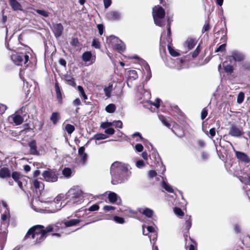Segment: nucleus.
Here are the masks:
<instances>
[{
	"instance_id": "1",
	"label": "nucleus",
	"mask_w": 250,
	"mask_h": 250,
	"mask_svg": "<svg viewBox=\"0 0 250 250\" xmlns=\"http://www.w3.org/2000/svg\"><path fill=\"white\" fill-rule=\"evenodd\" d=\"M53 230V226L51 225L46 227L45 229H44V227L42 225L35 226L29 229L25 238L35 239V243H39L46 237L47 232H51Z\"/></svg>"
},
{
	"instance_id": "2",
	"label": "nucleus",
	"mask_w": 250,
	"mask_h": 250,
	"mask_svg": "<svg viewBox=\"0 0 250 250\" xmlns=\"http://www.w3.org/2000/svg\"><path fill=\"white\" fill-rule=\"evenodd\" d=\"M236 156L240 161L248 164V166L245 167L239 174V179L240 181L245 185H250V159L245 153L234 150Z\"/></svg>"
},
{
	"instance_id": "3",
	"label": "nucleus",
	"mask_w": 250,
	"mask_h": 250,
	"mask_svg": "<svg viewBox=\"0 0 250 250\" xmlns=\"http://www.w3.org/2000/svg\"><path fill=\"white\" fill-rule=\"evenodd\" d=\"M85 195L80 187H73L65 194L66 199L68 200L66 204L69 206L80 204L83 202Z\"/></svg>"
},
{
	"instance_id": "4",
	"label": "nucleus",
	"mask_w": 250,
	"mask_h": 250,
	"mask_svg": "<svg viewBox=\"0 0 250 250\" xmlns=\"http://www.w3.org/2000/svg\"><path fill=\"white\" fill-rule=\"evenodd\" d=\"M152 15L155 24L162 27L165 25L164 19L165 16V10L160 6L157 5L153 7Z\"/></svg>"
},
{
	"instance_id": "5",
	"label": "nucleus",
	"mask_w": 250,
	"mask_h": 250,
	"mask_svg": "<svg viewBox=\"0 0 250 250\" xmlns=\"http://www.w3.org/2000/svg\"><path fill=\"white\" fill-rule=\"evenodd\" d=\"M126 165L119 162H114L110 167V174L111 176V183L117 181V178L121 172L126 170Z\"/></svg>"
},
{
	"instance_id": "6",
	"label": "nucleus",
	"mask_w": 250,
	"mask_h": 250,
	"mask_svg": "<svg viewBox=\"0 0 250 250\" xmlns=\"http://www.w3.org/2000/svg\"><path fill=\"white\" fill-rule=\"evenodd\" d=\"M106 43L119 53L124 52L125 49V43L114 36H110L107 38Z\"/></svg>"
},
{
	"instance_id": "7",
	"label": "nucleus",
	"mask_w": 250,
	"mask_h": 250,
	"mask_svg": "<svg viewBox=\"0 0 250 250\" xmlns=\"http://www.w3.org/2000/svg\"><path fill=\"white\" fill-rule=\"evenodd\" d=\"M11 59L13 62L16 65H22L25 64L29 60V56L22 53H16L11 55Z\"/></svg>"
},
{
	"instance_id": "8",
	"label": "nucleus",
	"mask_w": 250,
	"mask_h": 250,
	"mask_svg": "<svg viewBox=\"0 0 250 250\" xmlns=\"http://www.w3.org/2000/svg\"><path fill=\"white\" fill-rule=\"evenodd\" d=\"M64 197L63 194H60L58 195L54 199V201L48 202L51 208L50 212L54 213L60 210L61 208V205L60 204V202Z\"/></svg>"
},
{
	"instance_id": "9",
	"label": "nucleus",
	"mask_w": 250,
	"mask_h": 250,
	"mask_svg": "<svg viewBox=\"0 0 250 250\" xmlns=\"http://www.w3.org/2000/svg\"><path fill=\"white\" fill-rule=\"evenodd\" d=\"M125 171L121 172L119 176L117 178V181H113V185H116L124 183L130 178L131 175V172L129 170V166L126 165V170Z\"/></svg>"
},
{
	"instance_id": "10",
	"label": "nucleus",
	"mask_w": 250,
	"mask_h": 250,
	"mask_svg": "<svg viewBox=\"0 0 250 250\" xmlns=\"http://www.w3.org/2000/svg\"><path fill=\"white\" fill-rule=\"evenodd\" d=\"M244 132L242 127L235 125H231L229 128V134L232 137H239L243 134Z\"/></svg>"
},
{
	"instance_id": "11",
	"label": "nucleus",
	"mask_w": 250,
	"mask_h": 250,
	"mask_svg": "<svg viewBox=\"0 0 250 250\" xmlns=\"http://www.w3.org/2000/svg\"><path fill=\"white\" fill-rule=\"evenodd\" d=\"M44 179L49 182H55L58 180L56 174L51 170L44 171L42 174Z\"/></svg>"
},
{
	"instance_id": "12",
	"label": "nucleus",
	"mask_w": 250,
	"mask_h": 250,
	"mask_svg": "<svg viewBox=\"0 0 250 250\" xmlns=\"http://www.w3.org/2000/svg\"><path fill=\"white\" fill-rule=\"evenodd\" d=\"M46 203H43L36 199L32 201L31 207L35 211L41 212L42 210V208L44 207L43 204Z\"/></svg>"
},
{
	"instance_id": "13",
	"label": "nucleus",
	"mask_w": 250,
	"mask_h": 250,
	"mask_svg": "<svg viewBox=\"0 0 250 250\" xmlns=\"http://www.w3.org/2000/svg\"><path fill=\"white\" fill-rule=\"evenodd\" d=\"M145 226H143V233L145 235H147L148 233H153V238L151 239V235L149 236L150 239V242H151V240L155 241L157 237V234L155 232V229L152 226H147L146 227V230H145Z\"/></svg>"
},
{
	"instance_id": "14",
	"label": "nucleus",
	"mask_w": 250,
	"mask_h": 250,
	"mask_svg": "<svg viewBox=\"0 0 250 250\" xmlns=\"http://www.w3.org/2000/svg\"><path fill=\"white\" fill-rule=\"evenodd\" d=\"M108 198L111 203H115L119 205L121 203L120 197L115 192L110 191L108 194Z\"/></svg>"
},
{
	"instance_id": "15",
	"label": "nucleus",
	"mask_w": 250,
	"mask_h": 250,
	"mask_svg": "<svg viewBox=\"0 0 250 250\" xmlns=\"http://www.w3.org/2000/svg\"><path fill=\"white\" fill-rule=\"evenodd\" d=\"M11 176L13 180L18 184L20 188L22 189V183L21 182L22 175L18 172L14 171L12 173Z\"/></svg>"
},
{
	"instance_id": "16",
	"label": "nucleus",
	"mask_w": 250,
	"mask_h": 250,
	"mask_svg": "<svg viewBox=\"0 0 250 250\" xmlns=\"http://www.w3.org/2000/svg\"><path fill=\"white\" fill-rule=\"evenodd\" d=\"M85 148L84 146H81L78 149V155L81 158V163L84 165L85 164L87 159V155L84 152Z\"/></svg>"
},
{
	"instance_id": "17",
	"label": "nucleus",
	"mask_w": 250,
	"mask_h": 250,
	"mask_svg": "<svg viewBox=\"0 0 250 250\" xmlns=\"http://www.w3.org/2000/svg\"><path fill=\"white\" fill-rule=\"evenodd\" d=\"M106 18L109 20H118L121 18V14L116 11H111L107 12Z\"/></svg>"
},
{
	"instance_id": "18",
	"label": "nucleus",
	"mask_w": 250,
	"mask_h": 250,
	"mask_svg": "<svg viewBox=\"0 0 250 250\" xmlns=\"http://www.w3.org/2000/svg\"><path fill=\"white\" fill-rule=\"evenodd\" d=\"M63 27L61 23H57L54 25L53 32L57 38H59L62 34Z\"/></svg>"
},
{
	"instance_id": "19",
	"label": "nucleus",
	"mask_w": 250,
	"mask_h": 250,
	"mask_svg": "<svg viewBox=\"0 0 250 250\" xmlns=\"http://www.w3.org/2000/svg\"><path fill=\"white\" fill-rule=\"evenodd\" d=\"M9 120L12 121L16 125H21L23 122V118L18 114H13L9 117Z\"/></svg>"
},
{
	"instance_id": "20",
	"label": "nucleus",
	"mask_w": 250,
	"mask_h": 250,
	"mask_svg": "<svg viewBox=\"0 0 250 250\" xmlns=\"http://www.w3.org/2000/svg\"><path fill=\"white\" fill-rule=\"evenodd\" d=\"M244 58V56L241 53L237 51H233L232 53V56H229L227 59L230 60L231 59H233L235 62H240L242 61Z\"/></svg>"
},
{
	"instance_id": "21",
	"label": "nucleus",
	"mask_w": 250,
	"mask_h": 250,
	"mask_svg": "<svg viewBox=\"0 0 250 250\" xmlns=\"http://www.w3.org/2000/svg\"><path fill=\"white\" fill-rule=\"evenodd\" d=\"M30 148V152L32 155H38L39 154V152L37 149L36 142L35 140H32L30 142L29 144Z\"/></svg>"
},
{
	"instance_id": "22",
	"label": "nucleus",
	"mask_w": 250,
	"mask_h": 250,
	"mask_svg": "<svg viewBox=\"0 0 250 250\" xmlns=\"http://www.w3.org/2000/svg\"><path fill=\"white\" fill-rule=\"evenodd\" d=\"M196 44V41L195 39L188 38L184 43V46L187 47L188 50L192 49Z\"/></svg>"
},
{
	"instance_id": "23",
	"label": "nucleus",
	"mask_w": 250,
	"mask_h": 250,
	"mask_svg": "<svg viewBox=\"0 0 250 250\" xmlns=\"http://www.w3.org/2000/svg\"><path fill=\"white\" fill-rule=\"evenodd\" d=\"M9 2L13 10H22L21 4L17 0H9Z\"/></svg>"
},
{
	"instance_id": "24",
	"label": "nucleus",
	"mask_w": 250,
	"mask_h": 250,
	"mask_svg": "<svg viewBox=\"0 0 250 250\" xmlns=\"http://www.w3.org/2000/svg\"><path fill=\"white\" fill-rule=\"evenodd\" d=\"M11 173L10 170L7 167H2L0 169V177L1 178H6L10 177Z\"/></svg>"
},
{
	"instance_id": "25",
	"label": "nucleus",
	"mask_w": 250,
	"mask_h": 250,
	"mask_svg": "<svg viewBox=\"0 0 250 250\" xmlns=\"http://www.w3.org/2000/svg\"><path fill=\"white\" fill-rule=\"evenodd\" d=\"M61 119V116L58 112H53L50 116V120L54 125H56Z\"/></svg>"
},
{
	"instance_id": "26",
	"label": "nucleus",
	"mask_w": 250,
	"mask_h": 250,
	"mask_svg": "<svg viewBox=\"0 0 250 250\" xmlns=\"http://www.w3.org/2000/svg\"><path fill=\"white\" fill-rule=\"evenodd\" d=\"M33 185L36 189H38L39 190H42L44 188L43 184L37 179L33 181Z\"/></svg>"
},
{
	"instance_id": "27",
	"label": "nucleus",
	"mask_w": 250,
	"mask_h": 250,
	"mask_svg": "<svg viewBox=\"0 0 250 250\" xmlns=\"http://www.w3.org/2000/svg\"><path fill=\"white\" fill-rule=\"evenodd\" d=\"M140 212L148 218L151 217L153 214V211L149 208H145L142 211L140 210Z\"/></svg>"
},
{
	"instance_id": "28",
	"label": "nucleus",
	"mask_w": 250,
	"mask_h": 250,
	"mask_svg": "<svg viewBox=\"0 0 250 250\" xmlns=\"http://www.w3.org/2000/svg\"><path fill=\"white\" fill-rule=\"evenodd\" d=\"M92 58V53L90 51H86L83 53L82 59L84 62H87L90 61Z\"/></svg>"
},
{
	"instance_id": "29",
	"label": "nucleus",
	"mask_w": 250,
	"mask_h": 250,
	"mask_svg": "<svg viewBox=\"0 0 250 250\" xmlns=\"http://www.w3.org/2000/svg\"><path fill=\"white\" fill-rule=\"evenodd\" d=\"M62 173L65 177L69 178L71 176L72 172L70 168L65 167L62 170Z\"/></svg>"
},
{
	"instance_id": "30",
	"label": "nucleus",
	"mask_w": 250,
	"mask_h": 250,
	"mask_svg": "<svg viewBox=\"0 0 250 250\" xmlns=\"http://www.w3.org/2000/svg\"><path fill=\"white\" fill-rule=\"evenodd\" d=\"M108 138V136L102 133H97L94 135L93 138L95 139L96 141H98L100 140H104L107 139Z\"/></svg>"
},
{
	"instance_id": "31",
	"label": "nucleus",
	"mask_w": 250,
	"mask_h": 250,
	"mask_svg": "<svg viewBox=\"0 0 250 250\" xmlns=\"http://www.w3.org/2000/svg\"><path fill=\"white\" fill-rule=\"evenodd\" d=\"M80 222V220L78 219H73L69 221L65 222V225L68 227L76 225Z\"/></svg>"
},
{
	"instance_id": "32",
	"label": "nucleus",
	"mask_w": 250,
	"mask_h": 250,
	"mask_svg": "<svg viewBox=\"0 0 250 250\" xmlns=\"http://www.w3.org/2000/svg\"><path fill=\"white\" fill-rule=\"evenodd\" d=\"M162 187L165 189L166 191H167L168 192L170 193H173L174 190L167 183L165 182L164 181H163L162 183Z\"/></svg>"
},
{
	"instance_id": "33",
	"label": "nucleus",
	"mask_w": 250,
	"mask_h": 250,
	"mask_svg": "<svg viewBox=\"0 0 250 250\" xmlns=\"http://www.w3.org/2000/svg\"><path fill=\"white\" fill-rule=\"evenodd\" d=\"M223 66L226 72L228 73H231L233 71L232 66L230 64L227 63V62H225L223 63Z\"/></svg>"
},
{
	"instance_id": "34",
	"label": "nucleus",
	"mask_w": 250,
	"mask_h": 250,
	"mask_svg": "<svg viewBox=\"0 0 250 250\" xmlns=\"http://www.w3.org/2000/svg\"><path fill=\"white\" fill-rule=\"evenodd\" d=\"M128 77L130 79L136 80L138 78V74L135 70H131L128 71Z\"/></svg>"
},
{
	"instance_id": "35",
	"label": "nucleus",
	"mask_w": 250,
	"mask_h": 250,
	"mask_svg": "<svg viewBox=\"0 0 250 250\" xmlns=\"http://www.w3.org/2000/svg\"><path fill=\"white\" fill-rule=\"evenodd\" d=\"M5 46L9 50H14V49L15 47L13 44V41L10 39L8 41L6 40Z\"/></svg>"
},
{
	"instance_id": "36",
	"label": "nucleus",
	"mask_w": 250,
	"mask_h": 250,
	"mask_svg": "<svg viewBox=\"0 0 250 250\" xmlns=\"http://www.w3.org/2000/svg\"><path fill=\"white\" fill-rule=\"evenodd\" d=\"M116 109V106L114 104H108L105 107V110L107 112L112 113H113Z\"/></svg>"
},
{
	"instance_id": "37",
	"label": "nucleus",
	"mask_w": 250,
	"mask_h": 250,
	"mask_svg": "<svg viewBox=\"0 0 250 250\" xmlns=\"http://www.w3.org/2000/svg\"><path fill=\"white\" fill-rule=\"evenodd\" d=\"M112 84H109L108 86L105 87L104 89V91L105 96L107 97L110 96V93L112 90Z\"/></svg>"
},
{
	"instance_id": "38",
	"label": "nucleus",
	"mask_w": 250,
	"mask_h": 250,
	"mask_svg": "<svg viewBox=\"0 0 250 250\" xmlns=\"http://www.w3.org/2000/svg\"><path fill=\"white\" fill-rule=\"evenodd\" d=\"M65 129L69 134H71L75 130V127L70 124H66L65 126Z\"/></svg>"
},
{
	"instance_id": "39",
	"label": "nucleus",
	"mask_w": 250,
	"mask_h": 250,
	"mask_svg": "<svg viewBox=\"0 0 250 250\" xmlns=\"http://www.w3.org/2000/svg\"><path fill=\"white\" fill-rule=\"evenodd\" d=\"M65 80L68 84L74 86L76 85L74 79L69 75H67L65 77Z\"/></svg>"
},
{
	"instance_id": "40",
	"label": "nucleus",
	"mask_w": 250,
	"mask_h": 250,
	"mask_svg": "<svg viewBox=\"0 0 250 250\" xmlns=\"http://www.w3.org/2000/svg\"><path fill=\"white\" fill-rule=\"evenodd\" d=\"M168 51L170 54L173 57H177L179 55V53L174 50V49L170 45L167 46Z\"/></svg>"
},
{
	"instance_id": "41",
	"label": "nucleus",
	"mask_w": 250,
	"mask_h": 250,
	"mask_svg": "<svg viewBox=\"0 0 250 250\" xmlns=\"http://www.w3.org/2000/svg\"><path fill=\"white\" fill-rule=\"evenodd\" d=\"M159 118L164 125L167 127H169L170 126L167 120L165 117L163 116H159Z\"/></svg>"
},
{
	"instance_id": "42",
	"label": "nucleus",
	"mask_w": 250,
	"mask_h": 250,
	"mask_svg": "<svg viewBox=\"0 0 250 250\" xmlns=\"http://www.w3.org/2000/svg\"><path fill=\"white\" fill-rule=\"evenodd\" d=\"M113 125V123L105 122L102 123L100 125V127L104 129H107L108 128H110L109 127L112 126Z\"/></svg>"
},
{
	"instance_id": "43",
	"label": "nucleus",
	"mask_w": 250,
	"mask_h": 250,
	"mask_svg": "<svg viewBox=\"0 0 250 250\" xmlns=\"http://www.w3.org/2000/svg\"><path fill=\"white\" fill-rule=\"evenodd\" d=\"M201 159L203 161H207L209 158V154L205 151H203L201 153Z\"/></svg>"
},
{
	"instance_id": "44",
	"label": "nucleus",
	"mask_w": 250,
	"mask_h": 250,
	"mask_svg": "<svg viewBox=\"0 0 250 250\" xmlns=\"http://www.w3.org/2000/svg\"><path fill=\"white\" fill-rule=\"evenodd\" d=\"M201 49H202V48L200 47V45H198L197 46V47H196V49L195 50V51L192 53V57L193 58L196 57L198 55V54H199V52L201 51Z\"/></svg>"
},
{
	"instance_id": "45",
	"label": "nucleus",
	"mask_w": 250,
	"mask_h": 250,
	"mask_svg": "<svg viewBox=\"0 0 250 250\" xmlns=\"http://www.w3.org/2000/svg\"><path fill=\"white\" fill-rule=\"evenodd\" d=\"M174 212L176 215L179 216H182L184 215V212L182 209L179 208H174Z\"/></svg>"
},
{
	"instance_id": "46",
	"label": "nucleus",
	"mask_w": 250,
	"mask_h": 250,
	"mask_svg": "<svg viewBox=\"0 0 250 250\" xmlns=\"http://www.w3.org/2000/svg\"><path fill=\"white\" fill-rule=\"evenodd\" d=\"M191 219L190 216H189L188 219L186 221V229L188 231L189 229L191 228Z\"/></svg>"
},
{
	"instance_id": "47",
	"label": "nucleus",
	"mask_w": 250,
	"mask_h": 250,
	"mask_svg": "<svg viewBox=\"0 0 250 250\" xmlns=\"http://www.w3.org/2000/svg\"><path fill=\"white\" fill-rule=\"evenodd\" d=\"M244 99V94L243 92H240L239 93L238 97H237V102L239 104L242 103Z\"/></svg>"
},
{
	"instance_id": "48",
	"label": "nucleus",
	"mask_w": 250,
	"mask_h": 250,
	"mask_svg": "<svg viewBox=\"0 0 250 250\" xmlns=\"http://www.w3.org/2000/svg\"><path fill=\"white\" fill-rule=\"evenodd\" d=\"M36 12L38 14H39L44 17H47L48 16V12L43 10L38 9L36 10Z\"/></svg>"
},
{
	"instance_id": "49",
	"label": "nucleus",
	"mask_w": 250,
	"mask_h": 250,
	"mask_svg": "<svg viewBox=\"0 0 250 250\" xmlns=\"http://www.w3.org/2000/svg\"><path fill=\"white\" fill-rule=\"evenodd\" d=\"M92 45L93 47H94L95 48H97V49L100 48V46H101L100 42L96 39L93 40V41L92 42Z\"/></svg>"
},
{
	"instance_id": "50",
	"label": "nucleus",
	"mask_w": 250,
	"mask_h": 250,
	"mask_svg": "<svg viewBox=\"0 0 250 250\" xmlns=\"http://www.w3.org/2000/svg\"><path fill=\"white\" fill-rule=\"evenodd\" d=\"M114 220L116 222L119 224H122L125 223L124 219L122 217L116 216L114 217Z\"/></svg>"
},
{
	"instance_id": "51",
	"label": "nucleus",
	"mask_w": 250,
	"mask_h": 250,
	"mask_svg": "<svg viewBox=\"0 0 250 250\" xmlns=\"http://www.w3.org/2000/svg\"><path fill=\"white\" fill-rule=\"evenodd\" d=\"M113 123V125H114L115 126V127L119 128H122L123 123L121 121H120V120L116 121H114Z\"/></svg>"
},
{
	"instance_id": "52",
	"label": "nucleus",
	"mask_w": 250,
	"mask_h": 250,
	"mask_svg": "<svg viewBox=\"0 0 250 250\" xmlns=\"http://www.w3.org/2000/svg\"><path fill=\"white\" fill-rule=\"evenodd\" d=\"M148 176L150 178L152 179L154 177H156V179H158L157 174L156 172L154 170H150L148 172Z\"/></svg>"
},
{
	"instance_id": "53",
	"label": "nucleus",
	"mask_w": 250,
	"mask_h": 250,
	"mask_svg": "<svg viewBox=\"0 0 250 250\" xmlns=\"http://www.w3.org/2000/svg\"><path fill=\"white\" fill-rule=\"evenodd\" d=\"M208 115V109L207 107L203 109L201 112V119L204 120Z\"/></svg>"
},
{
	"instance_id": "54",
	"label": "nucleus",
	"mask_w": 250,
	"mask_h": 250,
	"mask_svg": "<svg viewBox=\"0 0 250 250\" xmlns=\"http://www.w3.org/2000/svg\"><path fill=\"white\" fill-rule=\"evenodd\" d=\"M115 209V207L111 206H109V205H106L103 207V209L106 211H110L111 210H113Z\"/></svg>"
},
{
	"instance_id": "55",
	"label": "nucleus",
	"mask_w": 250,
	"mask_h": 250,
	"mask_svg": "<svg viewBox=\"0 0 250 250\" xmlns=\"http://www.w3.org/2000/svg\"><path fill=\"white\" fill-rule=\"evenodd\" d=\"M105 133L108 135H113L115 133V130L113 128H108L104 131Z\"/></svg>"
},
{
	"instance_id": "56",
	"label": "nucleus",
	"mask_w": 250,
	"mask_h": 250,
	"mask_svg": "<svg viewBox=\"0 0 250 250\" xmlns=\"http://www.w3.org/2000/svg\"><path fill=\"white\" fill-rule=\"evenodd\" d=\"M99 209V206L97 204H94L91 206L88 209L89 211H97Z\"/></svg>"
},
{
	"instance_id": "57",
	"label": "nucleus",
	"mask_w": 250,
	"mask_h": 250,
	"mask_svg": "<svg viewBox=\"0 0 250 250\" xmlns=\"http://www.w3.org/2000/svg\"><path fill=\"white\" fill-rule=\"evenodd\" d=\"M136 166L137 167L140 168L145 166V164L143 160H139L136 162Z\"/></svg>"
},
{
	"instance_id": "58",
	"label": "nucleus",
	"mask_w": 250,
	"mask_h": 250,
	"mask_svg": "<svg viewBox=\"0 0 250 250\" xmlns=\"http://www.w3.org/2000/svg\"><path fill=\"white\" fill-rule=\"evenodd\" d=\"M135 150L138 152H142L143 150V146L140 144H137L135 146Z\"/></svg>"
},
{
	"instance_id": "59",
	"label": "nucleus",
	"mask_w": 250,
	"mask_h": 250,
	"mask_svg": "<svg viewBox=\"0 0 250 250\" xmlns=\"http://www.w3.org/2000/svg\"><path fill=\"white\" fill-rule=\"evenodd\" d=\"M144 68H145L146 71L149 74V79L150 77H151V71H150V68L149 65L147 63H146L145 64V65H144Z\"/></svg>"
},
{
	"instance_id": "60",
	"label": "nucleus",
	"mask_w": 250,
	"mask_h": 250,
	"mask_svg": "<svg viewBox=\"0 0 250 250\" xmlns=\"http://www.w3.org/2000/svg\"><path fill=\"white\" fill-rule=\"evenodd\" d=\"M105 8L109 7L111 4V0H103Z\"/></svg>"
},
{
	"instance_id": "61",
	"label": "nucleus",
	"mask_w": 250,
	"mask_h": 250,
	"mask_svg": "<svg viewBox=\"0 0 250 250\" xmlns=\"http://www.w3.org/2000/svg\"><path fill=\"white\" fill-rule=\"evenodd\" d=\"M226 44L224 43L220 45L216 50V52H223L225 49Z\"/></svg>"
},
{
	"instance_id": "62",
	"label": "nucleus",
	"mask_w": 250,
	"mask_h": 250,
	"mask_svg": "<svg viewBox=\"0 0 250 250\" xmlns=\"http://www.w3.org/2000/svg\"><path fill=\"white\" fill-rule=\"evenodd\" d=\"M97 28L100 35H102L104 32V26L102 24H98Z\"/></svg>"
},
{
	"instance_id": "63",
	"label": "nucleus",
	"mask_w": 250,
	"mask_h": 250,
	"mask_svg": "<svg viewBox=\"0 0 250 250\" xmlns=\"http://www.w3.org/2000/svg\"><path fill=\"white\" fill-rule=\"evenodd\" d=\"M79 41L76 38H73L72 40V41L71 42V44L73 46H77L79 44Z\"/></svg>"
},
{
	"instance_id": "64",
	"label": "nucleus",
	"mask_w": 250,
	"mask_h": 250,
	"mask_svg": "<svg viewBox=\"0 0 250 250\" xmlns=\"http://www.w3.org/2000/svg\"><path fill=\"white\" fill-rule=\"evenodd\" d=\"M233 228H234V231L236 233H239L240 232V228L238 224H235L233 226Z\"/></svg>"
}]
</instances>
